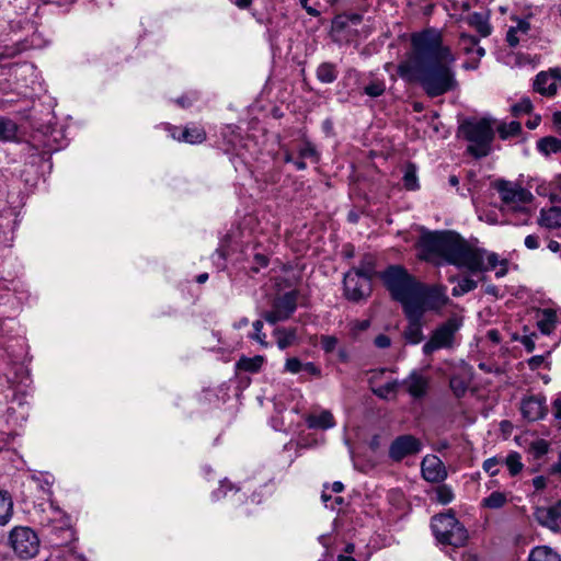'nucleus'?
I'll list each match as a JSON object with an SVG mask.
<instances>
[{"instance_id": "obj_1", "label": "nucleus", "mask_w": 561, "mask_h": 561, "mask_svg": "<svg viewBox=\"0 0 561 561\" xmlns=\"http://www.w3.org/2000/svg\"><path fill=\"white\" fill-rule=\"evenodd\" d=\"M412 50L407 60L398 65L399 76L417 82L430 98L440 96L458 88L454 65L456 56L444 44L443 33L425 28L411 35Z\"/></svg>"}, {"instance_id": "obj_2", "label": "nucleus", "mask_w": 561, "mask_h": 561, "mask_svg": "<svg viewBox=\"0 0 561 561\" xmlns=\"http://www.w3.org/2000/svg\"><path fill=\"white\" fill-rule=\"evenodd\" d=\"M420 257L436 265L449 264L469 272L495 271L503 277L508 271V261L495 252L471 247L458 233L451 231L425 232L417 242Z\"/></svg>"}, {"instance_id": "obj_3", "label": "nucleus", "mask_w": 561, "mask_h": 561, "mask_svg": "<svg viewBox=\"0 0 561 561\" xmlns=\"http://www.w3.org/2000/svg\"><path fill=\"white\" fill-rule=\"evenodd\" d=\"M432 533L442 548H461L469 539L467 528L456 518L453 511L432 517Z\"/></svg>"}, {"instance_id": "obj_4", "label": "nucleus", "mask_w": 561, "mask_h": 561, "mask_svg": "<svg viewBox=\"0 0 561 561\" xmlns=\"http://www.w3.org/2000/svg\"><path fill=\"white\" fill-rule=\"evenodd\" d=\"M460 133L468 141L467 151L474 158L486 157L491 152L494 129L486 118L467 121L460 126Z\"/></svg>"}, {"instance_id": "obj_5", "label": "nucleus", "mask_w": 561, "mask_h": 561, "mask_svg": "<svg viewBox=\"0 0 561 561\" xmlns=\"http://www.w3.org/2000/svg\"><path fill=\"white\" fill-rule=\"evenodd\" d=\"M381 278L390 290L393 298L403 305V308L410 306L419 282L412 278L401 266H389Z\"/></svg>"}, {"instance_id": "obj_6", "label": "nucleus", "mask_w": 561, "mask_h": 561, "mask_svg": "<svg viewBox=\"0 0 561 561\" xmlns=\"http://www.w3.org/2000/svg\"><path fill=\"white\" fill-rule=\"evenodd\" d=\"M8 540L14 556L19 559L30 560L39 551V538L30 527L16 526L12 528Z\"/></svg>"}, {"instance_id": "obj_7", "label": "nucleus", "mask_w": 561, "mask_h": 561, "mask_svg": "<svg viewBox=\"0 0 561 561\" xmlns=\"http://www.w3.org/2000/svg\"><path fill=\"white\" fill-rule=\"evenodd\" d=\"M448 301L449 298L447 296L446 286H427L419 283L409 307L413 306L420 309L421 313L424 314L426 310H439L446 306Z\"/></svg>"}, {"instance_id": "obj_8", "label": "nucleus", "mask_w": 561, "mask_h": 561, "mask_svg": "<svg viewBox=\"0 0 561 561\" xmlns=\"http://www.w3.org/2000/svg\"><path fill=\"white\" fill-rule=\"evenodd\" d=\"M462 327V319L453 316L438 325L431 334L430 340L423 345V353L431 355L442 348H451L455 344L456 333Z\"/></svg>"}, {"instance_id": "obj_9", "label": "nucleus", "mask_w": 561, "mask_h": 561, "mask_svg": "<svg viewBox=\"0 0 561 561\" xmlns=\"http://www.w3.org/2000/svg\"><path fill=\"white\" fill-rule=\"evenodd\" d=\"M497 191L506 211H526L525 205L533 199V194L528 190L510 182H500Z\"/></svg>"}, {"instance_id": "obj_10", "label": "nucleus", "mask_w": 561, "mask_h": 561, "mask_svg": "<svg viewBox=\"0 0 561 561\" xmlns=\"http://www.w3.org/2000/svg\"><path fill=\"white\" fill-rule=\"evenodd\" d=\"M298 293L290 290L274 299L272 309L263 313V318L270 324L287 320L296 310Z\"/></svg>"}, {"instance_id": "obj_11", "label": "nucleus", "mask_w": 561, "mask_h": 561, "mask_svg": "<svg viewBox=\"0 0 561 561\" xmlns=\"http://www.w3.org/2000/svg\"><path fill=\"white\" fill-rule=\"evenodd\" d=\"M344 296L347 300L358 302L366 299L371 293L368 278L360 277L357 272L348 271L343 279Z\"/></svg>"}, {"instance_id": "obj_12", "label": "nucleus", "mask_w": 561, "mask_h": 561, "mask_svg": "<svg viewBox=\"0 0 561 561\" xmlns=\"http://www.w3.org/2000/svg\"><path fill=\"white\" fill-rule=\"evenodd\" d=\"M422 449V443L413 435L398 436L389 447V457L394 461L415 455Z\"/></svg>"}, {"instance_id": "obj_13", "label": "nucleus", "mask_w": 561, "mask_h": 561, "mask_svg": "<svg viewBox=\"0 0 561 561\" xmlns=\"http://www.w3.org/2000/svg\"><path fill=\"white\" fill-rule=\"evenodd\" d=\"M30 413V404L22 397H16L10 401L4 417L12 431L16 432L23 427Z\"/></svg>"}, {"instance_id": "obj_14", "label": "nucleus", "mask_w": 561, "mask_h": 561, "mask_svg": "<svg viewBox=\"0 0 561 561\" xmlns=\"http://www.w3.org/2000/svg\"><path fill=\"white\" fill-rule=\"evenodd\" d=\"M403 309L409 320V324L404 330V339L410 344H419L424 339L422 330L423 314L420 309L413 306Z\"/></svg>"}, {"instance_id": "obj_15", "label": "nucleus", "mask_w": 561, "mask_h": 561, "mask_svg": "<svg viewBox=\"0 0 561 561\" xmlns=\"http://www.w3.org/2000/svg\"><path fill=\"white\" fill-rule=\"evenodd\" d=\"M534 516L541 526L552 531H561V502L552 506L537 507Z\"/></svg>"}, {"instance_id": "obj_16", "label": "nucleus", "mask_w": 561, "mask_h": 561, "mask_svg": "<svg viewBox=\"0 0 561 561\" xmlns=\"http://www.w3.org/2000/svg\"><path fill=\"white\" fill-rule=\"evenodd\" d=\"M515 23L507 28L506 42L510 47H516L520 43L526 42L530 36L531 25L529 18L511 16Z\"/></svg>"}, {"instance_id": "obj_17", "label": "nucleus", "mask_w": 561, "mask_h": 561, "mask_svg": "<svg viewBox=\"0 0 561 561\" xmlns=\"http://www.w3.org/2000/svg\"><path fill=\"white\" fill-rule=\"evenodd\" d=\"M423 478L428 482H442L447 478L443 461L435 455H426L421 462Z\"/></svg>"}, {"instance_id": "obj_18", "label": "nucleus", "mask_w": 561, "mask_h": 561, "mask_svg": "<svg viewBox=\"0 0 561 561\" xmlns=\"http://www.w3.org/2000/svg\"><path fill=\"white\" fill-rule=\"evenodd\" d=\"M520 411L523 416L530 421H538L547 413L546 399L542 396H529L522 401Z\"/></svg>"}, {"instance_id": "obj_19", "label": "nucleus", "mask_w": 561, "mask_h": 561, "mask_svg": "<svg viewBox=\"0 0 561 561\" xmlns=\"http://www.w3.org/2000/svg\"><path fill=\"white\" fill-rule=\"evenodd\" d=\"M430 380L428 378L413 370L411 374L400 382V386L405 388V391L414 399L423 398L428 389Z\"/></svg>"}, {"instance_id": "obj_20", "label": "nucleus", "mask_w": 561, "mask_h": 561, "mask_svg": "<svg viewBox=\"0 0 561 561\" xmlns=\"http://www.w3.org/2000/svg\"><path fill=\"white\" fill-rule=\"evenodd\" d=\"M534 91L543 96H553L558 90V83L554 78L553 68L547 71H540L536 75L533 83Z\"/></svg>"}, {"instance_id": "obj_21", "label": "nucleus", "mask_w": 561, "mask_h": 561, "mask_svg": "<svg viewBox=\"0 0 561 561\" xmlns=\"http://www.w3.org/2000/svg\"><path fill=\"white\" fill-rule=\"evenodd\" d=\"M561 319V312L546 308L537 312V327L541 334L550 335Z\"/></svg>"}, {"instance_id": "obj_22", "label": "nucleus", "mask_w": 561, "mask_h": 561, "mask_svg": "<svg viewBox=\"0 0 561 561\" xmlns=\"http://www.w3.org/2000/svg\"><path fill=\"white\" fill-rule=\"evenodd\" d=\"M472 379L471 367L463 365L458 374H454L449 385L454 394L458 398L465 396Z\"/></svg>"}, {"instance_id": "obj_23", "label": "nucleus", "mask_w": 561, "mask_h": 561, "mask_svg": "<svg viewBox=\"0 0 561 561\" xmlns=\"http://www.w3.org/2000/svg\"><path fill=\"white\" fill-rule=\"evenodd\" d=\"M306 424L311 430H329L335 426L333 414L329 410L313 412L305 417Z\"/></svg>"}, {"instance_id": "obj_24", "label": "nucleus", "mask_w": 561, "mask_h": 561, "mask_svg": "<svg viewBox=\"0 0 561 561\" xmlns=\"http://www.w3.org/2000/svg\"><path fill=\"white\" fill-rule=\"evenodd\" d=\"M469 26L473 27L481 37H488L492 33L489 14L473 12L466 19Z\"/></svg>"}, {"instance_id": "obj_25", "label": "nucleus", "mask_w": 561, "mask_h": 561, "mask_svg": "<svg viewBox=\"0 0 561 561\" xmlns=\"http://www.w3.org/2000/svg\"><path fill=\"white\" fill-rule=\"evenodd\" d=\"M541 227L547 229H558L561 227V207L551 206L540 210L538 220Z\"/></svg>"}, {"instance_id": "obj_26", "label": "nucleus", "mask_w": 561, "mask_h": 561, "mask_svg": "<svg viewBox=\"0 0 561 561\" xmlns=\"http://www.w3.org/2000/svg\"><path fill=\"white\" fill-rule=\"evenodd\" d=\"M277 347L282 351L298 343L297 330L294 328H277L273 332Z\"/></svg>"}, {"instance_id": "obj_27", "label": "nucleus", "mask_w": 561, "mask_h": 561, "mask_svg": "<svg viewBox=\"0 0 561 561\" xmlns=\"http://www.w3.org/2000/svg\"><path fill=\"white\" fill-rule=\"evenodd\" d=\"M478 44L479 39L473 35L467 33L459 35L458 45L460 49L467 55L476 53L477 57L480 59L485 55V50Z\"/></svg>"}, {"instance_id": "obj_28", "label": "nucleus", "mask_w": 561, "mask_h": 561, "mask_svg": "<svg viewBox=\"0 0 561 561\" xmlns=\"http://www.w3.org/2000/svg\"><path fill=\"white\" fill-rule=\"evenodd\" d=\"M180 141H185L192 145L201 144L206 139V133L204 128L199 126H187L179 136L173 135Z\"/></svg>"}, {"instance_id": "obj_29", "label": "nucleus", "mask_w": 561, "mask_h": 561, "mask_svg": "<svg viewBox=\"0 0 561 561\" xmlns=\"http://www.w3.org/2000/svg\"><path fill=\"white\" fill-rule=\"evenodd\" d=\"M528 561H561V557L549 546H537L530 550Z\"/></svg>"}, {"instance_id": "obj_30", "label": "nucleus", "mask_w": 561, "mask_h": 561, "mask_svg": "<svg viewBox=\"0 0 561 561\" xmlns=\"http://www.w3.org/2000/svg\"><path fill=\"white\" fill-rule=\"evenodd\" d=\"M13 515V501L9 492L0 489V526L7 525Z\"/></svg>"}, {"instance_id": "obj_31", "label": "nucleus", "mask_w": 561, "mask_h": 561, "mask_svg": "<svg viewBox=\"0 0 561 561\" xmlns=\"http://www.w3.org/2000/svg\"><path fill=\"white\" fill-rule=\"evenodd\" d=\"M508 502V494L501 491H494L489 496L484 497L481 502L483 507L490 510H499L506 505Z\"/></svg>"}, {"instance_id": "obj_32", "label": "nucleus", "mask_w": 561, "mask_h": 561, "mask_svg": "<svg viewBox=\"0 0 561 561\" xmlns=\"http://www.w3.org/2000/svg\"><path fill=\"white\" fill-rule=\"evenodd\" d=\"M264 363V357L261 355H256L254 357H245L242 356L236 364L237 369L249 371V373H257Z\"/></svg>"}, {"instance_id": "obj_33", "label": "nucleus", "mask_w": 561, "mask_h": 561, "mask_svg": "<svg viewBox=\"0 0 561 561\" xmlns=\"http://www.w3.org/2000/svg\"><path fill=\"white\" fill-rule=\"evenodd\" d=\"M537 149L545 156L561 152V139L556 137H543L537 142Z\"/></svg>"}, {"instance_id": "obj_34", "label": "nucleus", "mask_w": 561, "mask_h": 561, "mask_svg": "<svg viewBox=\"0 0 561 561\" xmlns=\"http://www.w3.org/2000/svg\"><path fill=\"white\" fill-rule=\"evenodd\" d=\"M317 78L322 83H332L337 78V71L333 64L322 62L317 68Z\"/></svg>"}, {"instance_id": "obj_35", "label": "nucleus", "mask_w": 561, "mask_h": 561, "mask_svg": "<svg viewBox=\"0 0 561 561\" xmlns=\"http://www.w3.org/2000/svg\"><path fill=\"white\" fill-rule=\"evenodd\" d=\"M16 124L7 117L0 116V140L11 141L16 137Z\"/></svg>"}, {"instance_id": "obj_36", "label": "nucleus", "mask_w": 561, "mask_h": 561, "mask_svg": "<svg viewBox=\"0 0 561 561\" xmlns=\"http://www.w3.org/2000/svg\"><path fill=\"white\" fill-rule=\"evenodd\" d=\"M496 130L500 138L506 140L508 138L518 136L522 131V125L517 121H512L510 123L500 124Z\"/></svg>"}, {"instance_id": "obj_37", "label": "nucleus", "mask_w": 561, "mask_h": 561, "mask_svg": "<svg viewBox=\"0 0 561 561\" xmlns=\"http://www.w3.org/2000/svg\"><path fill=\"white\" fill-rule=\"evenodd\" d=\"M417 169L415 164L408 163L404 168L403 185L409 191H415L419 188Z\"/></svg>"}, {"instance_id": "obj_38", "label": "nucleus", "mask_w": 561, "mask_h": 561, "mask_svg": "<svg viewBox=\"0 0 561 561\" xmlns=\"http://www.w3.org/2000/svg\"><path fill=\"white\" fill-rule=\"evenodd\" d=\"M400 381L391 380L379 387L373 388V392L381 399H391L396 397Z\"/></svg>"}, {"instance_id": "obj_39", "label": "nucleus", "mask_w": 561, "mask_h": 561, "mask_svg": "<svg viewBox=\"0 0 561 561\" xmlns=\"http://www.w3.org/2000/svg\"><path fill=\"white\" fill-rule=\"evenodd\" d=\"M507 467L511 476H517L524 468L522 456L517 451L510 453L502 461Z\"/></svg>"}, {"instance_id": "obj_40", "label": "nucleus", "mask_w": 561, "mask_h": 561, "mask_svg": "<svg viewBox=\"0 0 561 561\" xmlns=\"http://www.w3.org/2000/svg\"><path fill=\"white\" fill-rule=\"evenodd\" d=\"M337 561H367V556L357 552L354 543H347L337 556Z\"/></svg>"}, {"instance_id": "obj_41", "label": "nucleus", "mask_w": 561, "mask_h": 561, "mask_svg": "<svg viewBox=\"0 0 561 561\" xmlns=\"http://www.w3.org/2000/svg\"><path fill=\"white\" fill-rule=\"evenodd\" d=\"M478 283L472 278L466 276L458 280L457 285L453 288L451 294L455 297L462 296L477 288Z\"/></svg>"}, {"instance_id": "obj_42", "label": "nucleus", "mask_w": 561, "mask_h": 561, "mask_svg": "<svg viewBox=\"0 0 561 561\" xmlns=\"http://www.w3.org/2000/svg\"><path fill=\"white\" fill-rule=\"evenodd\" d=\"M386 91V82L383 79L373 78L370 82L365 85L364 93L370 98H378Z\"/></svg>"}, {"instance_id": "obj_43", "label": "nucleus", "mask_w": 561, "mask_h": 561, "mask_svg": "<svg viewBox=\"0 0 561 561\" xmlns=\"http://www.w3.org/2000/svg\"><path fill=\"white\" fill-rule=\"evenodd\" d=\"M455 499L453 489L447 484H440L435 489V500L442 505H447Z\"/></svg>"}, {"instance_id": "obj_44", "label": "nucleus", "mask_w": 561, "mask_h": 561, "mask_svg": "<svg viewBox=\"0 0 561 561\" xmlns=\"http://www.w3.org/2000/svg\"><path fill=\"white\" fill-rule=\"evenodd\" d=\"M32 480L37 483V486L46 494H51V485L54 483V477L49 473H38L32 476Z\"/></svg>"}, {"instance_id": "obj_45", "label": "nucleus", "mask_w": 561, "mask_h": 561, "mask_svg": "<svg viewBox=\"0 0 561 561\" xmlns=\"http://www.w3.org/2000/svg\"><path fill=\"white\" fill-rule=\"evenodd\" d=\"M351 271L357 272L360 277L368 278L371 283V278L375 274V265L370 257H366L359 264V266L352 268Z\"/></svg>"}, {"instance_id": "obj_46", "label": "nucleus", "mask_w": 561, "mask_h": 561, "mask_svg": "<svg viewBox=\"0 0 561 561\" xmlns=\"http://www.w3.org/2000/svg\"><path fill=\"white\" fill-rule=\"evenodd\" d=\"M549 450V443L546 439L537 438L529 445V451L534 458L539 459Z\"/></svg>"}, {"instance_id": "obj_47", "label": "nucleus", "mask_w": 561, "mask_h": 561, "mask_svg": "<svg viewBox=\"0 0 561 561\" xmlns=\"http://www.w3.org/2000/svg\"><path fill=\"white\" fill-rule=\"evenodd\" d=\"M531 111L533 103L529 98H523L519 102L512 106V114L516 117L524 114H530Z\"/></svg>"}, {"instance_id": "obj_48", "label": "nucleus", "mask_w": 561, "mask_h": 561, "mask_svg": "<svg viewBox=\"0 0 561 561\" xmlns=\"http://www.w3.org/2000/svg\"><path fill=\"white\" fill-rule=\"evenodd\" d=\"M254 332L250 335V337L256 341L262 347H268V342L266 341V334L263 333V322L261 320H256L253 322Z\"/></svg>"}, {"instance_id": "obj_49", "label": "nucleus", "mask_w": 561, "mask_h": 561, "mask_svg": "<svg viewBox=\"0 0 561 561\" xmlns=\"http://www.w3.org/2000/svg\"><path fill=\"white\" fill-rule=\"evenodd\" d=\"M299 157L301 159H311L312 161H317L318 152L316 147L309 141L304 142L299 148Z\"/></svg>"}, {"instance_id": "obj_50", "label": "nucleus", "mask_w": 561, "mask_h": 561, "mask_svg": "<svg viewBox=\"0 0 561 561\" xmlns=\"http://www.w3.org/2000/svg\"><path fill=\"white\" fill-rule=\"evenodd\" d=\"M551 351H547L545 355H535L527 360V365L531 370H536L541 366L549 368L550 364L546 360Z\"/></svg>"}, {"instance_id": "obj_51", "label": "nucleus", "mask_w": 561, "mask_h": 561, "mask_svg": "<svg viewBox=\"0 0 561 561\" xmlns=\"http://www.w3.org/2000/svg\"><path fill=\"white\" fill-rule=\"evenodd\" d=\"M304 363L298 357H289L286 359L284 370L289 374H298L302 371Z\"/></svg>"}, {"instance_id": "obj_52", "label": "nucleus", "mask_w": 561, "mask_h": 561, "mask_svg": "<svg viewBox=\"0 0 561 561\" xmlns=\"http://www.w3.org/2000/svg\"><path fill=\"white\" fill-rule=\"evenodd\" d=\"M502 463V460L497 457H491L483 461L482 468L485 472H488L491 477H494L499 473L497 466Z\"/></svg>"}, {"instance_id": "obj_53", "label": "nucleus", "mask_w": 561, "mask_h": 561, "mask_svg": "<svg viewBox=\"0 0 561 561\" xmlns=\"http://www.w3.org/2000/svg\"><path fill=\"white\" fill-rule=\"evenodd\" d=\"M320 342L325 353H332L336 348L339 340L333 335H322Z\"/></svg>"}, {"instance_id": "obj_54", "label": "nucleus", "mask_w": 561, "mask_h": 561, "mask_svg": "<svg viewBox=\"0 0 561 561\" xmlns=\"http://www.w3.org/2000/svg\"><path fill=\"white\" fill-rule=\"evenodd\" d=\"M302 371L312 378H321L322 377L321 367L319 365L314 364L313 362L304 363Z\"/></svg>"}, {"instance_id": "obj_55", "label": "nucleus", "mask_w": 561, "mask_h": 561, "mask_svg": "<svg viewBox=\"0 0 561 561\" xmlns=\"http://www.w3.org/2000/svg\"><path fill=\"white\" fill-rule=\"evenodd\" d=\"M370 322L368 320H356L351 323V331L356 334L360 331H365L369 328Z\"/></svg>"}, {"instance_id": "obj_56", "label": "nucleus", "mask_w": 561, "mask_h": 561, "mask_svg": "<svg viewBox=\"0 0 561 561\" xmlns=\"http://www.w3.org/2000/svg\"><path fill=\"white\" fill-rule=\"evenodd\" d=\"M535 339H537V334L533 333L530 335L523 336V339L520 340L525 350L529 353L535 350Z\"/></svg>"}, {"instance_id": "obj_57", "label": "nucleus", "mask_w": 561, "mask_h": 561, "mask_svg": "<svg viewBox=\"0 0 561 561\" xmlns=\"http://www.w3.org/2000/svg\"><path fill=\"white\" fill-rule=\"evenodd\" d=\"M374 344L378 347V348H388L390 345H391V340L388 335L386 334H379L375 337L374 340Z\"/></svg>"}, {"instance_id": "obj_58", "label": "nucleus", "mask_w": 561, "mask_h": 561, "mask_svg": "<svg viewBox=\"0 0 561 561\" xmlns=\"http://www.w3.org/2000/svg\"><path fill=\"white\" fill-rule=\"evenodd\" d=\"M525 247L529 250H535L539 248L538 237L535 234H528L525 238Z\"/></svg>"}, {"instance_id": "obj_59", "label": "nucleus", "mask_w": 561, "mask_h": 561, "mask_svg": "<svg viewBox=\"0 0 561 561\" xmlns=\"http://www.w3.org/2000/svg\"><path fill=\"white\" fill-rule=\"evenodd\" d=\"M66 561H87V559L84 558V556L76 551L69 550L68 553L66 554Z\"/></svg>"}, {"instance_id": "obj_60", "label": "nucleus", "mask_w": 561, "mask_h": 561, "mask_svg": "<svg viewBox=\"0 0 561 561\" xmlns=\"http://www.w3.org/2000/svg\"><path fill=\"white\" fill-rule=\"evenodd\" d=\"M227 489H228V483L227 482H222L220 484L219 489L213 493V497L215 500H219L221 496H226L227 495Z\"/></svg>"}, {"instance_id": "obj_61", "label": "nucleus", "mask_w": 561, "mask_h": 561, "mask_svg": "<svg viewBox=\"0 0 561 561\" xmlns=\"http://www.w3.org/2000/svg\"><path fill=\"white\" fill-rule=\"evenodd\" d=\"M533 485L536 490H542L546 488V478L542 476L535 477L533 479Z\"/></svg>"}, {"instance_id": "obj_62", "label": "nucleus", "mask_w": 561, "mask_h": 561, "mask_svg": "<svg viewBox=\"0 0 561 561\" xmlns=\"http://www.w3.org/2000/svg\"><path fill=\"white\" fill-rule=\"evenodd\" d=\"M540 122H541L540 115H535L526 122V126L529 129H535L539 126Z\"/></svg>"}, {"instance_id": "obj_63", "label": "nucleus", "mask_w": 561, "mask_h": 561, "mask_svg": "<svg viewBox=\"0 0 561 561\" xmlns=\"http://www.w3.org/2000/svg\"><path fill=\"white\" fill-rule=\"evenodd\" d=\"M553 405H554V415L559 420V422H560L559 426L561 427V398L557 399L554 401Z\"/></svg>"}, {"instance_id": "obj_64", "label": "nucleus", "mask_w": 561, "mask_h": 561, "mask_svg": "<svg viewBox=\"0 0 561 561\" xmlns=\"http://www.w3.org/2000/svg\"><path fill=\"white\" fill-rule=\"evenodd\" d=\"M331 490L334 493H341L344 490V485H343L342 482L335 481V482L332 483Z\"/></svg>"}]
</instances>
